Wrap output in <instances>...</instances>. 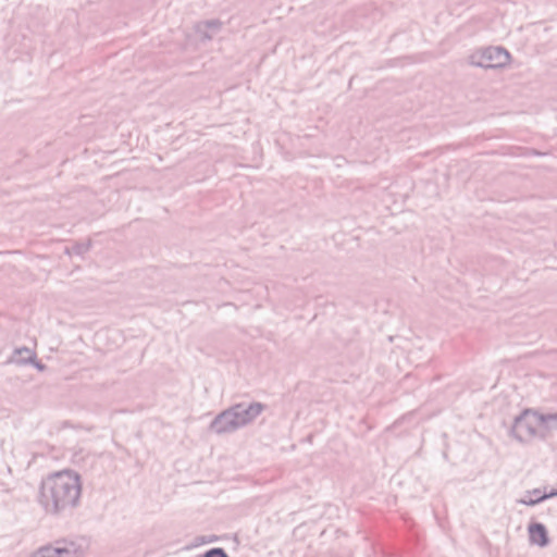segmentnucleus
I'll return each mask as SVG.
<instances>
[{
    "instance_id": "obj_14",
    "label": "nucleus",
    "mask_w": 557,
    "mask_h": 557,
    "mask_svg": "<svg viewBox=\"0 0 557 557\" xmlns=\"http://www.w3.org/2000/svg\"><path fill=\"white\" fill-rule=\"evenodd\" d=\"M555 416H557V413H554ZM541 428H544V429H557V420H546L545 422H542L541 423Z\"/></svg>"
},
{
    "instance_id": "obj_4",
    "label": "nucleus",
    "mask_w": 557,
    "mask_h": 557,
    "mask_svg": "<svg viewBox=\"0 0 557 557\" xmlns=\"http://www.w3.org/2000/svg\"><path fill=\"white\" fill-rule=\"evenodd\" d=\"M47 547L51 557H81L87 548V543L84 537L60 539Z\"/></svg>"
},
{
    "instance_id": "obj_1",
    "label": "nucleus",
    "mask_w": 557,
    "mask_h": 557,
    "mask_svg": "<svg viewBox=\"0 0 557 557\" xmlns=\"http://www.w3.org/2000/svg\"><path fill=\"white\" fill-rule=\"evenodd\" d=\"M82 480L71 469L49 473L41 482L37 502L47 516L65 517L81 504Z\"/></svg>"
},
{
    "instance_id": "obj_3",
    "label": "nucleus",
    "mask_w": 557,
    "mask_h": 557,
    "mask_svg": "<svg viewBox=\"0 0 557 557\" xmlns=\"http://www.w3.org/2000/svg\"><path fill=\"white\" fill-rule=\"evenodd\" d=\"M511 55L503 47H487L469 55L468 62L472 66L485 70L503 69L510 63Z\"/></svg>"
},
{
    "instance_id": "obj_13",
    "label": "nucleus",
    "mask_w": 557,
    "mask_h": 557,
    "mask_svg": "<svg viewBox=\"0 0 557 557\" xmlns=\"http://www.w3.org/2000/svg\"><path fill=\"white\" fill-rule=\"evenodd\" d=\"M30 557H51L50 553H48V547L44 546L39 548L34 555Z\"/></svg>"
},
{
    "instance_id": "obj_7",
    "label": "nucleus",
    "mask_w": 557,
    "mask_h": 557,
    "mask_svg": "<svg viewBox=\"0 0 557 557\" xmlns=\"http://www.w3.org/2000/svg\"><path fill=\"white\" fill-rule=\"evenodd\" d=\"M9 362L15 363L18 366L32 364L40 372H42L47 369V366L37 359L36 352L25 346L15 348Z\"/></svg>"
},
{
    "instance_id": "obj_12",
    "label": "nucleus",
    "mask_w": 557,
    "mask_h": 557,
    "mask_svg": "<svg viewBox=\"0 0 557 557\" xmlns=\"http://www.w3.org/2000/svg\"><path fill=\"white\" fill-rule=\"evenodd\" d=\"M198 557H228V554L222 547H212Z\"/></svg>"
},
{
    "instance_id": "obj_6",
    "label": "nucleus",
    "mask_w": 557,
    "mask_h": 557,
    "mask_svg": "<svg viewBox=\"0 0 557 557\" xmlns=\"http://www.w3.org/2000/svg\"><path fill=\"white\" fill-rule=\"evenodd\" d=\"M210 430L216 434L233 433L239 429L232 407L220 412L210 423Z\"/></svg>"
},
{
    "instance_id": "obj_15",
    "label": "nucleus",
    "mask_w": 557,
    "mask_h": 557,
    "mask_svg": "<svg viewBox=\"0 0 557 557\" xmlns=\"http://www.w3.org/2000/svg\"><path fill=\"white\" fill-rule=\"evenodd\" d=\"M531 491H528L523 498H537L539 494H530Z\"/></svg>"
},
{
    "instance_id": "obj_8",
    "label": "nucleus",
    "mask_w": 557,
    "mask_h": 557,
    "mask_svg": "<svg viewBox=\"0 0 557 557\" xmlns=\"http://www.w3.org/2000/svg\"><path fill=\"white\" fill-rule=\"evenodd\" d=\"M222 28V22L218 18L200 21L195 24L194 29L201 42L211 40Z\"/></svg>"
},
{
    "instance_id": "obj_16",
    "label": "nucleus",
    "mask_w": 557,
    "mask_h": 557,
    "mask_svg": "<svg viewBox=\"0 0 557 557\" xmlns=\"http://www.w3.org/2000/svg\"><path fill=\"white\" fill-rule=\"evenodd\" d=\"M20 357H27V354L26 352H22V355Z\"/></svg>"
},
{
    "instance_id": "obj_10",
    "label": "nucleus",
    "mask_w": 557,
    "mask_h": 557,
    "mask_svg": "<svg viewBox=\"0 0 557 557\" xmlns=\"http://www.w3.org/2000/svg\"><path fill=\"white\" fill-rule=\"evenodd\" d=\"M530 494H539L537 498H521L520 504L533 507L548 498L557 497V488H552L548 493H542L540 488H534Z\"/></svg>"
},
{
    "instance_id": "obj_5",
    "label": "nucleus",
    "mask_w": 557,
    "mask_h": 557,
    "mask_svg": "<svg viewBox=\"0 0 557 557\" xmlns=\"http://www.w3.org/2000/svg\"><path fill=\"white\" fill-rule=\"evenodd\" d=\"M232 407V411L235 414V420H237V423L239 424V429L248 425L251 423L258 416L261 414V412L264 409V405L261 403H238L235 404Z\"/></svg>"
},
{
    "instance_id": "obj_9",
    "label": "nucleus",
    "mask_w": 557,
    "mask_h": 557,
    "mask_svg": "<svg viewBox=\"0 0 557 557\" xmlns=\"http://www.w3.org/2000/svg\"><path fill=\"white\" fill-rule=\"evenodd\" d=\"M528 532L532 544L546 547L550 542L547 528L541 522H531L528 527Z\"/></svg>"
},
{
    "instance_id": "obj_2",
    "label": "nucleus",
    "mask_w": 557,
    "mask_h": 557,
    "mask_svg": "<svg viewBox=\"0 0 557 557\" xmlns=\"http://www.w3.org/2000/svg\"><path fill=\"white\" fill-rule=\"evenodd\" d=\"M546 420H557V416L539 414L531 409H525L515 418L510 433L519 442H528L537 435V429Z\"/></svg>"
},
{
    "instance_id": "obj_11",
    "label": "nucleus",
    "mask_w": 557,
    "mask_h": 557,
    "mask_svg": "<svg viewBox=\"0 0 557 557\" xmlns=\"http://www.w3.org/2000/svg\"><path fill=\"white\" fill-rule=\"evenodd\" d=\"M91 248V242L88 240L86 243H75L71 248H65V253L67 255H76V256H83L86 252L89 251Z\"/></svg>"
}]
</instances>
